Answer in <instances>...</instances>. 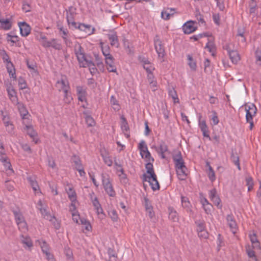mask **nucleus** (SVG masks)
<instances>
[{
  "mask_svg": "<svg viewBox=\"0 0 261 261\" xmlns=\"http://www.w3.org/2000/svg\"><path fill=\"white\" fill-rule=\"evenodd\" d=\"M74 52L80 67H88L91 73L92 74L96 72L97 69L91 57L86 55L84 48L78 42H76L74 44Z\"/></svg>",
  "mask_w": 261,
  "mask_h": 261,
  "instance_id": "1",
  "label": "nucleus"
},
{
  "mask_svg": "<svg viewBox=\"0 0 261 261\" xmlns=\"http://www.w3.org/2000/svg\"><path fill=\"white\" fill-rule=\"evenodd\" d=\"M175 166L177 175L181 179H184L187 176V169L185 165L181 153L180 151L174 153L173 156Z\"/></svg>",
  "mask_w": 261,
  "mask_h": 261,
  "instance_id": "2",
  "label": "nucleus"
},
{
  "mask_svg": "<svg viewBox=\"0 0 261 261\" xmlns=\"http://www.w3.org/2000/svg\"><path fill=\"white\" fill-rule=\"evenodd\" d=\"M101 180L103 187L106 192L111 197H114L116 195L112 184V179L109 175L106 173L101 174Z\"/></svg>",
  "mask_w": 261,
  "mask_h": 261,
  "instance_id": "3",
  "label": "nucleus"
},
{
  "mask_svg": "<svg viewBox=\"0 0 261 261\" xmlns=\"http://www.w3.org/2000/svg\"><path fill=\"white\" fill-rule=\"evenodd\" d=\"M40 41L41 45L45 48L52 47L56 50H61L62 44L61 42L56 38H53L48 40L45 36H41Z\"/></svg>",
  "mask_w": 261,
  "mask_h": 261,
  "instance_id": "4",
  "label": "nucleus"
},
{
  "mask_svg": "<svg viewBox=\"0 0 261 261\" xmlns=\"http://www.w3.org/2000/svg\"><path fill=\"white\" fill-rule=\"evenodd\" d=\"M154 44L155 50L158 55L159 59L161 62H164V58L165 55V49L162 41L158 36H156L154 38Z\"/></svg>",
  "mask_w": 261,
  "mask_h": 261,
  "instance_id": "5",
  "label": "nucleus"
},
{
  "mask_svg": "<svg viewBox=\"0 0 261 261\" xmlns=\"http://www.w3.org/2000/svg\"><path fill=\"white\" fill-rule=\"evenodd\" d=\"M66 15L68 24L74 28H76L77 23L74 21V17L76 15V9L72 6L69 7L66 10Z\"/></svg>",
  "mask_w": 261,
  "mask_h": 261,
  "instance_id": "6",
  "label": "nucleus"
},
{
  "mask_svg": "<svg viewBox=\"0 0 261 261\" xmlns=\"http://www.w3.org/2000/svg\"><path fill=\"white\" fill-rule=\"evenodd\" d=\"M59 30V35L63 39L65 44L68 47L72 45V41L70 39V35L68 30L61 25H58Z\"/></svg>",
  "mask_w": 261,
  "mask_h": 261,
  "instance_id": "7",
  "label": "nucleus"
},
{
  "mask_svg": "<svg viewBox=\"0 0 261 261\" xmlns=\"http://www.w3.org/2000/svg\"><path fill=\"white\" fill-rule=\"evenodd\" d=\"M56 87L60 92L66 91L70 89L68 80L65 75H62L61 79L57 81Z\"/></svg>",
  "mask_w": 261,
  "mask_h": 261,
  "instance_id": "8",
  "label": "nucleus"
},
{
  "mask_svg": "<svg viewBox=\"0 0 261 261\" xmlns=\"http://www.w3.org/2000/svg\"><path fill=\"white\" fill-rule=\"evenodd\" d=\"M143 181L148 182L153 191L160 189V185L155 174L153 176H147L145 174H143Z\"/></svg>",
  "mask_w": 261,
  "mask_h": 261,
  "instance_id": "9",
  "label": "nucleus"
},
{
  "mask_svg": "<svg viewBox=\"0 0 261 261\" xmlns=\"http://www.w3.org/2000/svg\"><path fill=\"white\" fill-rule=\"evenodd\" d=\"M100 152L104 163L109 167L112 166L113 163L112 157L106 148H101Z\"/></svg>",
  "mask_w": 261,
  "mask_h": 261,
  "instance_id": "10",
  "label": "nucleus"
},
{
  "mask_svg": "<svg viewBox=\"0 0 261 261\" xmlns=\"http://www.w3.org/2000/svg\"><path fill=\"white\" fill-rule=\"evenodd\" d=\"M245 109L246 112V121H250V119H253V117L255 116L257 111L255 106L253 103H251L250 105H245Z\"/></svg>",
  "mask_w": 261,
  "mask_h": 261,
  "instance_id": "11",
  "label": "nucleus"
},
{
  "mask_svg": "<svg viewBox=\"0 0 261 261\" xmlns=\"http://www.w3.org/2000/svg\"><path fill=\"white\" fill-rule=\"evenodd\" d=\"M76 29H78L80 31L85 32L89 36L93 34L95 31V28L92 27L91 25L85 24L82 23H77V28Z\"/></svg>",
  "mask_w": 261,
  "mask_h": 261,
  "instance_id": "12",
  "label": "nucleus"
},
{
  "mask_svg": "<svg viewBox=\"0 0 261 261\" xmlns=\"http://www.w3.org/2000/svg\"><path fill=\"white\" fill-rule=\"evenodd\" d=\"M15 104L17 106V108L21 118L22 120H23V123H25V120H27V122L29 121V117H30V115L29 114V113L24 105L22 103L19 102L18 101L16 102Z\"/></svg>",
  "mask_w": 261,
  "mask_h": 261,
  "instance_id": "13",
  "label": "nucleus"
},
{
  "mask_svg": "<svg viewBox=\"0 0 261 261\" xmlns=\"http://www.w3.org/2000/svg\"><path fill=\"white\" fill-rule=\"evenodd\" d=\"M76 90L78 100L82 102L86 101L87 97L86 88L83 86H77L76 87Z\"/></svg>",
  "mask_w": 261,
  "mask_h": 261,
  "instance_id": "14",
  "label": "nucleus"
},
{
  "mask_svg": "<svg viewBox=\"0 0 261 261\" xmlns=\"http://www.w3.org/2000/svg\"><path fill=\"white\" fill-rule=\"evenodd\" d=\"M197 29L195 26V22L189 21L186 22L182 26V30L185 34H189L194 32Z\"/></svg>",
  "mask_w": 261,
  "mask_h": 261,
  "instance_id": "15",
  "label": "nucleus"
},
{
  "mask_svg": "<svg viewBox=\"0 0 261 261\" xmlns=\"http://www.w3.org/2000/svg\"><path fill=\"white\" fill-rule=\"evenodd\" d=\"M90 198L92 201V204L96 211V213L98 215L100 214H102L103 210L96 196H95L94 194L93 193H92V194L90 195Z\"/></svg>",
  "mask_w": 261,
  "mask_h": 261,
  "instance_id": "16",
  "label": "nucleus"
},
{
  "mask_svg": "<svg viewBox=\"0 0 261 261\" xmlns=\"http://www.w3.org/2000/svg\"><path fill=\"white\" fill-rule=\"evenodd\" d=\"M121 128L127 138L129 137V127L126 118L122 116L121 117Z\"/></svg>",
  "mask_w": 261,
  "mask_h": 261,
  "instance_id": "17",
  "label": "nucleus"
},
{
  "mask_svg": "<svg viewBox=\"0 0 261 261\" xmlns=\"http://www.w3.org/2000/svg\"><path fill=\"white\" fill-rule=\"evenodd\" d=\"M11 19L12 16H11L10 18L0 19V28L4 30H10L12 24Z\"/></svg>",
  "mask_w": 261,
  "mask_h": 261,
  "instance_id": "18",
  "label": "nucleus"
},
{
  "mask_svg": "<svg viewBox=\"0 0 261 261\" xmlns=\"http://www.w3.org/2000/svg\"><path fill=\"white\" fill-rule=\"evenodd\" d=\"M20 34L22 36H27L30 33V27L25 22H20L19 23Z\"/></svg>",
  "mask_w": 261,
  "mask_h": 261,
  "instance_id": "19",
  "label": "nucleus"
},
{
  "mask_svg": "<svg viewBox=\"0 0 261 261\" xmlns=\"http://www.w3.org/2000/svg\"><path fill=\"white\" fill-rule=\"evenodd\" d=\"M227 224L231 229L232 232L234 233H236L237 229V225L236 221L234 220L233 217L232 215H228L226 217Z\"/></svg>",
  "mask_w": 261,
  "mask_h": 261,
  "instance_id": "20",
  "label": "nucleus"
},
{
  "mask_svg": "<svg viewBox=\"0 0 261 261\" xmlns=\"http://www.w3.org/2000/svg\"><path fill=\"white\" fill-rule=\"evenodd\" d=\"M114 60L113 57L105 59L107 69L109 72H116V67L114 64Z\"/></svg>",
  "mask_w": 261,
  "mask_h": 261,
  "instance_id": "21",
  "label": "nucleus"
},
{
  "mask_svg": "<svg viewBox=\"0 0 261 261\" xmlns=\"http://www.w3.org/2000/svg\"><path fill=\"white\" fill-rule=\"evenodd\" d=\"M199 126L201 131L202 132L203 136L205 137L210 138L209 131L205 121H199Z\"/></svg>",
  "mask_w": 261,
  "mask_h": 261,
  "instance_id": "22",
  "label": "nucleus"
},
{
  "mask_svg": "<svg viewBox=\"0 0 261 261\" xmlns=\"http://www.w3.org/2000/svg\"><path fill=\"white\" fill-rule=\"evenodd\" d=\"M40 210V213L42 214V216L46 220H49V221H51L53 220L56 221V218L55 217L52 216L47 211L46 206L42 207H38Z\"/></svg>",
  "mask_w": 261,
  "mask_h": 261,
  "instance_id": "23",
  "label": "nucleus"
},
{
  "mask_svg": "<svg viewBox=\"0 0 261 261\" xmlns=\"http://www.w3.org/2000/svg\"><path fill=\"white\" fill-rule=\"evenodd\" d=\"M249 238L252 245V248L254 249H259L260 248V243L257 238L256 234L253 233L252 234H250Z\"/></svg>",
  "mask_w": 261,
  "mask_h": 261,
  "instance_id": "24",
  "label": "nucleus"
},
{
  "mask_svg": "<svg viewBox=\"0 0 261 261\" xmlns=\"http://www.w3.org/2000/svg\"><path fill=\"white\" fill-rule=\"evenodd\" d=\"M230 158H231V161L234 163V164L235 165L237 166L238 169L239 170H241L240 160H239V156L238 153L237 152V151H236L233 149L232 150Z\"/></svg>",
  "mask_w": 261,
  "mask_h": 261,
  "instance_id": "25",
  "label": "nucleus"
},
{
  "mask_svg": "<svg viewBox=\"0 0 261 261\" xmlns=\"http://www.w3.org/2000/svg\"><path fill=\"white\" fill-rule=\"evenodd\" d=\"M27 180L29 182L34 192L40 190L38 183L35 176H29L27 177Z\"/></svg>",
  "mask_w": 261,
  "mask_h": 261,
  "instance_id": "26",
  "label": "nucleus"
},
{
  "mask_svg": "<svg viewBox=\"0 0 261 261\" xmlns=\"http://www.w3.org/2000/svg\"><path fill=\"white\" fill-rule=\"evenodd\" d=\"M169 218L173 222H177L178 220V216L176 211L172 207L168 208Z\"/></svg>",
  "mask_w": 261,
  "mask_h": 261,
  "instance_id": "27",
  "label": "nucleus"
},
{
  "mask_svg": "<svg viewBox=\"0 0 261 261\" xmlns=\"http://www.w3.org/2000/svg\"><path fill=\"white\" fill-rule=\"evenodd\" d=\"M108 38L111 42V44L112 46H118V36L116 32H112L111 34L108 35Z\"/></svg>",
  "mask_w": 261,
  "mask_h": 261,
  "instance_id": "28",
  "label": "nucleus"
},
{
  "mask_svg": "<svg viewBox=\"0 0 261 261\" xmlns=\"http://www.w3.org/2000/svg\"><path fill=\"white\" fill-rule=\"evenodd\" d=\"M6 66L10 77L16 79L15 69L12 62L6 64Z\"/></svg>",
  "mask_w": 261,
  "mask_h": 261,
  "instance_id": "29",
  "label": "nucleus"
},
{
  "mask_svg": "<svg viewBox=\"0 0 261 261\" xmlns=\"http://www.w3.org/2000/svg\"><path fill=\"white\" fill-rule=\"evenodd\" d=\"M206 166L208 167V169L207 171V175L209 178V179L212 181L213 182L216 180V176L215 172L210 165V164L208 162H206Z\"/></svg>",
  "mask_w": 261,
  "mask_h": 261,
  "instance_id": "30",
  "label": "nucleus"
},
{
  "mask_svg": "<svg viewBox=\"0 0 261 261\" xmlns=\"http://www.w3.org/2000/svg\"><path fill=\"white\" fill-rule=\"evenodd\" d=\"M228 54L230 59L233 64H237L240 61V57L236 49L230 52Z\"/></svg>",
  "mask_w": 261,
  "mask_h": 261,
  "instance_id": "31",
  "label": "nucleus"
},
{
  "mask_svg": "<svg viewBox=\"0 0 261 261\" xmlns=\"http://www.w3.org/2000/svg\"><path fill=\"white\" fill-rule=\"evenodd\" d=\"M8 93L9 97L11 100L14 103H15L16 102H17L18 101V98L16 96V91L12 88L8 89L7 90Z\"/></svg>",
  "mask_w": 261,
  "mask_h": 261,
  "instance_id": "32",
  "label": "nucleus"
},
{
  "mask_svg": "<svg viewBox=\"0 0 261 261\" xmlns=\"http://www.w3.org/2000/svg\"><path fill=\"white\" fill-rule=\"evenodd\" d=\"M84 114L85 115V120L88 126H93L95 125V121L93 118L89 115L87 112H84Z\"/></svg>",
  "mask_w": 261,
  "mask_h": 261,
  "instance_id": "33",
  "label": "nucleus"
},
{
  "mask_svg": "<svg viewBox=\"0 0 261 261\" xmlns=\"http://www.w3.org/2000/svg\"><path fill=\"white\" fill-rule=\"evenodd\" d=\"M67 193L68 198L71 202H76V194L72 188L69 187V189L67 190Z\"/></svg>",
  "mask_w": 261,
  "mask_h": 261,
  "instance_id": "34",
  "label": "nucleus"
},
{
  "mask_svg": "<svg viewBox=\"0 0 261 261\" xmlns=\"http://www.w3.org/2000/svg\"><path fill=\"white\" fill-rule=\"evenodd\" d=\"M168 94L170 96H171L173 100L174 103H178L179 99L177 96V94L176 91L173 88H169L168 90Z\"/></svg>",
  "mask_w": 261,
  "mask_h": 261,
  "instance_id": "35",
  "label": "nucleus"
},
{
  "mask_svg": "<svg viewBox=\"0 0 261 261\" xmlns=\"http://www.w3.org/2000/svg\"><path fill=\"white\" fill-rule=\"evenodd\" d=\"M205 48H206L209 51V52L211 53L213 56L215 55L216 48L213 42L208 41L206 44Z\"/></svg>",
  "mask_w": 261,
  "mask_h": 261,
  "instance_id": "36",
  "label": "nucleus"
},
{
  "mask_svg": "<svg viewBox=\"0 0 261 261\" xmlns=\"http://www.w3.org/2000/svg\"><path fill=\"white\" fill-rule=\"evenodd\" d=\"M148 148H139L140 154L142 158L147 159L148 161H150V153L148 151Z\"/></svg>",
  "mask_w": 261,
  "mask_h": 261,
  "instance_id": "37",
  "label": "nucleus"
},
{
  "mask_svg": "<svg viewBox=\"0 0 261 261\" xmlns=\"http://www.w3.org/2000/svg\"><path fill=\"white\" fill-rule=\"evenodd\" d=\"M110 103L112 105L113 109L115 111H118L120 109V106L118 104L117 100L114 97V96L112 95L110 98Z\"/></svg>",
  "mask_w": 261,
  "mask_h": 261,
  "instance_id": "38",
  "label": "nucleus"
},
{
  "mask_svg": "<svg viewBox=\"0 0 261 261\" xmlns=\"http://www.w3.org/2000/svg\"><path fill=\"white\" fill-rule=\"evenodd\" d=\"M71 162L74 163L75 169L80 168V167L82 166L81 161L79 156L73 155L71 157Z\"/></svg>",
  "mask_w": 261,
  "mask_h": 261,
  "instance_id": "39",
  "label": "nucleus"
},
{
  "mask_svg": "<svg viewBox=\"0 0 261 261\" xmlns=\"http://www.w3.org/2000/svg\"><path fill=\"white\" fill-rule=\"evenodd\" d=\"M0 56H1L5 64H7L11 62V59L6 50H1L0 51Z\"/></svg>",
  "mask_w": 261,
  "mask_h": 261,
  "instance_id": "40",
  "label": "nucleus"
},
{
  "mask_svg": "<svg viewBox=\"0 0 261 261\" xmlns=\"http://www.w3.org/2000/svg\"><path fill=\"white\" fill-rule=\"evenodd\" d=\"M13 214L16 223L24 221L23 216L19 211H13Z\"/></svg>",
  "mask_w": 261,
  "mask_h": 261,
  "instance_id": "41",
  "label": "nucleus"
},
{
  "mask_svg": "<svg viewBox=\"0 0 261 261\" xmlns=\"http://www.w3.org/2000/svg\"><path fill=\"white\" fill-rule=\"evenodd\" d=\"M101 50L103 56L105 57V59L113 57L110 54V48L108 45L101 46Z\"/></svg>",
  "mask_w": 261,
  "mask_h": 261,
  "instance_id": "42",
  "label": "nucleus"
},
{
  "mask_svg": "<svg viewBox=\"0 0 261 261\" xmlns=\"http://www.w3.org/2000/svg\"><path fill=\"white\" fill-rule=\"evenodd\" d=\"M145 168L147 173L149 174L148 176H153V175L155 174L154 172L153 165L151 163L149 162L146 164Z\"/></svg>",
  "mask_w": 261,
  "mask_h": 261,
  "instance_id": "43",
  "label": "nucleus"
},
{
  "mask_svg": "<svg viewBox=\"0 0 261 261\" xmlns=\"http://www.w3.org/2000/svg\"><path fill=\"white\" fill-rule=\"evenodd\" d=\"M143 67L148 73H152L154 69L152 64L147 61L144 62Z\"/></svg>",
  "mask_w": 261,
  "mask_h": 261,
  "instance_id": "44",
  "label": "nucleus"
},
{
  "mask_svg": "<svg viewBox=\"0 0 261 261\" xmlns=\"http://www.w3.org/2000/svg\"><path fill=\"white\" fill-rule=\"evenodd\" d=\"M17 224L19 230L21 232H25L28 230V226L25 220L18 223Z\"/></svg>",
  "mask_w": 261,
  "mask_h": 261,
  "instance_id": "45",
  "label": "nucleus"
},
{
  "mask_svg": "<svg viewBox=\"0 0 261 261\" xmlns=\"http://www.w3.org/2000/svg\"><path fill=\"white\" fill-rule=\"evenodd\" d=\"M246 253L250 258L254 257L255 258V260H257L256 257L255 255V252L253 251V250L251 248V247L249 245H247L246 246Z\"/></svg>",
  "mask_w": 261,
  "mask_h": 261,
  "instance_id": "46",
  "label": "nucleus"
},
{
  "mask_svg": "<svg viewBox=\"0 0 261 261\" xmlns=\"http://www.w3.org/2000/svg\"><path fill=\"white\" fill-rule=\"evenodd\" d=\"M249 13L250 14L255 13L257 5L255 0H251L249 5Z\"/></svg>",
  "mask_w": 261,
  "mask_h": 261,
  "instance_id": "47",
  "label": "nucleus"
},
{
  "mask_svg": "<svg viewBox=\"0 0 261 261\" xmlns=\"http://www.w3.org/2000/svg\"><path fill=\"white\" fill-rule=\"evenodd\" d=\"M223 49L227 50L228 54L231 51H232L234 50H236L234 45L232 42H229L225 44L223 46Z\"/></svg>",
  "mask_w": 261,
  "mask_h": 261,
  "instance_id": "48",
  "label": "nucleus"
},
{
  "mask_svg": "<svg viewBox=\"0 0 261 261\" xmlns=\"http://www.w3.org/2000/svg\"><path fill=\"white\" fill-rule=\"evenodd\" d=\"M1 113L2 115V121L5 126L12 123V122L10 121V117L8 115L5 114L3 111H1Z\"/></svg>",
  "mask_w": 261,
  "mask_h": 261,
  "instance_id": "49",
  "label": "nucleus"
},
{
  "mask_svg": "<svg viewBox=\"0 0 261 261\" xmlns=\"http://www.w3.org/2000/svg\"><path fill=\"white\" fill-rule=\"evenodd\" d=\"M181 204L183 207L185 208H187V210L190 208V203L189 201V199L186 197L181 196Z\"/></svg>",
  "mask_w": 261,
  "mask_h": 261,
  "instance_id": "50",
  "label": "nucleus"
},
{
  "mask_svg": "<svg viewBox=\"0 0 261 261\" xmlns=\"http://www.w3.org/2000/svg\"><path fill=\"white\" fill-rule=\"evenodd\" d=\"M64 99L63 100L66 103H69L72 100L71 96L70 95V93L69 92V90H67L66 91H64Z\"/></svg>",
  "mask_w": 261,
  "mask_h": 261,
  "instance_id": "51",
  "label": "nucleus"
},
{
  "mask_svg": "<svg viewBox=\"0 0 261 261\" xmlns=\"http://www.w3.org/2000/svg\"><path fill=\"white\" fill-rule=\"evenodd\" d=\"M195 17L197 20L201 24H205V22L203 19V15L200 13L199 10L197 9L195 11Z\"/></svg>",
  "mask_w": 261,
  "mask_h": 261,
  "instance_id": "52",
  "label": "nucleus"
},
{
  "mask_svg": "<svg viewBox=\"0 0 261 261\" xmlns=\"http://www.w3.org/2000/svg\"><path fill=\"white\" fill-rule=\"evenodd\" d=\"M173 13H171L167 9L162 11L161 13L162 18L165 20H168L170 19L171 16L173 15Z\"/></svg>",
  "mask_w": 261,
  "mask_h": 261,
  "instance_id": "53",
  "label": "nucleus"
},
{
  "mask_svg": "<svg viewBox=\"0 0 261 261\" xmlns=\"http://www.w3.org/2000/svg\"><path fill=\"white\" fill-rule=\"evenodd\" d=\"M64 253L67 258L69 260L73 259V253L72 250L69 247H65L64 249Z\"/></svg>",
  "mask_w": 261,
  "mask_h": 261,
  "instance_id": "54",
  "label": "nucleus"
},
{
  "mask_svg": "<svg viewBox=\"0 0 261 261\" xmlns=\"http://www.w3.org/2000/svg\"><path fill=\"white\" fill-rule=\"evenodd\" d=\"M18 86L20 89L23 90L27 87V85L25 81L22 77H19L18 79Z\"/></svg>",
  "mask_w": 261,
  "mask_h": 261,
  "instance_id": "55",
  "label": "nucleus"
},
{
  "mask_svg": "<svg viewBox=\"0 0 261 261\" xmlns=\"http://www.w3.org/2000/svg\"><path fill=\"white\" fill-rule=\"evenodd\" d=\"M28 134L32 138L36 136V133L33 130L32 127L30 125H26Z\"/></svg>",
  "mask_w": 261,
  "mask_h": 261,
  "instance_id": "56",
  "label": "nucleus"
},
{
  "mask_svg": "<svg viewBox=\"0 0 261 261\" xmlns=\"http://www.w3.org/2000/svg\"><path fill=\"white\" fill-rule=\"evenodd\" d=\"M219 208H222V204H221V199L218 195L216 196L213 199L211 200Z\"/></svg>",
  "mask_w": 261,
  "mask_h": 261,
  "instance_id": "57",
  "label": "nucleus"
},
{
  "mask_svg": "<svg viewBox=\"0 0 261 261\" xmlns=\"http://www.w3.org/2000/svg\"><path fill=\"white\" fill-rule=\"evenodd\" d=\"M2 163L3 164V165L5 166L6 170H10L12 172H13V170L12 169L11 164L8 158L7 159H6L5 160V161H4Z\"/></svg>",
  "mask_w": 261,
  "mask_h": 261,
  "instance_id": "58",
  "label": "nucleus"
},
{
  "mask_svg": "<svg viewBox=\"0 0 261 261\" xmlns=\"http://www.w3.org/2000/svg\"><path fill=\"white\" fill-rule=\"evenodd\" d=\"M188 59L189 60L188 64H189V66L190 67V68L192 69L195 70L196 67V63L193 61L192 57L191 56L188 55Z\"/></svg>",
  "mask_w": 261,
  "mask_h": 261,
  "instance_id": "59",
  "label": "nucleus"
},
{
  "mask_svg": "<svg viewBox=\"0 0 261 261\" xmlns=\"http://www.w3.org/2000/svg\"><path fill=\"white\" fill-rule=\"evenodd\" d=\"M121 183L123 184H126L128 183V179L127 178V175L125 173L124 174H118Z\"/></svg>",
  "mask_w": 261,
  "mask_h": 261,
  "instance_id": "60",
  "label": "nucleus"
},
{
  "mask_svg": "<svg viewBox=\"0 0 261 261\" xmlns=\"http://www.w3.org/2000/svg\"><path fill=\"white\" fill-rule=\"evenodd\" d=\"M7 40L12 43H16L19 41V38L16 35L8 34Z\"/></svg>",
  "mask_w": 261,
  "mask_h": 261,
  "instance_id": "61",
  "label": "nucleus"
},
{
  "mask_svg": "<svg viewBox=\"0 0 261 261\" xmlns=\"http://www.w3.org/2000/svg\"><path fill=\"white\" fill-rule=\"evenodd\" d=\"M196 223L197 224V232H200L202 230H203L205 229V225L204 223L202 221L199 222H196Z\"/></svg>",
  "mask_w": 261,
  "mask_h": 261,
  "instance_id": "62",
  "label": "nucleus"
},
{
  "mask_svg": "<svg viewBox=\"0 0 261 261\" xmlns=\"http://www.w3.org/2000/svg\"><path fill=\"white\" fill-rule=\"evenodd\" d=\"M81 223L85 226V229L87 231H90L91 229V226L90 223L85 219H81Z\"/></svg>",
  "mask_w": 261,
  "mask_h": 261,
  "instance_id": "63",
  "label": "nucleus"
},
{
  "mask_svg": "<svg viewBox=\"0 0 261 261\" xmlns=\"http://www.w3.org/2000/svg\"><path fill=\"white\" fill-rule=\"evenodd\" d=\"M109 215L114 221H116L117 220L118 215L115 210H113L110 211L109 212Z\"/></svg>",
  "mask_w": 261,
  "mask_h": 261,
  "instance_id": "64",
  "label": "nucleus"
}]
</instances>
